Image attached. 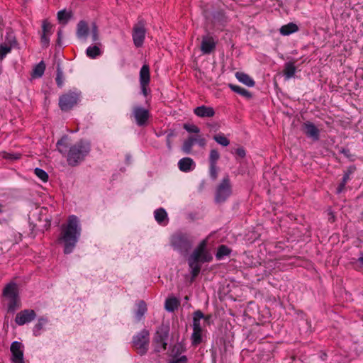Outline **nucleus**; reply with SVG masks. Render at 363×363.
I'll use <instances>...</instances> for the list:
<instances>
[{"label":"nucleus","instance_id":"nucleus-1","mask_svg":"<svg viewBox=\"0 0 363 363\" xmlns=\"http://www.w3.org/2000/svg\"><path fill=\"white\" fill-rule=\"evenodd\" d=\"M68 136L64 135L57 142V150L63 155H66L67 162L69 166L76 167L83 162L91 150L90 143L79 140L72 145L67 150Z\"/></svg>","mask_w":363,"mask_h":363},{"label":"nucleus","instance_id":"nucleus-2","mask_svg":"<svg viewBox=\"0 0 363 363\" xmlns=\"http://www.w3.org/2000/svg\"><path fill=\"white\" fill-rule=\"evenodd\" d=\"M82 228L79 218L74 215L70 216L67 224L62 225L61 233L58 238L59 242L64 245L65 254L68 255L73 252L79 240Z\"/></svg>","mask_w":363,"mask_h":363},{"label":"nucleus","instance_id":"nucleus-3","mask_svg":"<svg viewBox=\"0 0 363 363\" xmlns=\"http://www.w3.org/2000/svg\"><path fill=\"white\" fill-rule=\"evenodd\" d=\"M206 246L207 240H203L188 258V264L191 269L192 279H195L200 273L201 269L200 262H210L213 259V256L207 250Z\"/></svg>","mask_w":363,"mask_h":363},{"label":"nucleus","instance_id":"nucleus-4","mask_svg":"<svg viewBox=\"0 0 363 363\" xmlns=\"http://www.w3.org/2000/svg\"><path fill=\"white\" fill-rule=\"evenodd\" d=\"M193 238L188 233L179 232L171 238V245L182 255H186L192 247Z\"/></svg>","mask_w":363,"mask_h":363},{"label":"nucleus","instance_id":"nucleus-5","mask_svg":"<svg viewBox=\"0 0 363 363\" xmlns=\"http://www.w3.org/2000/svg\"><path fill=\"white\" fill-rule=\"evenodd\" d=\"M80 98L81 91L70 90L60 96L59 107L62 111H69L79 102Z\"/></svg>","mask_w":363,"mask_h":363},{"label":"nucleus","instance_id":"nucleus-6","mask_svg":"<svg viewBox=\"0 0 363 363\" xmlns=\"http://www.w3.org/2000/svg\"><path fill=\"white\" fill-rule=\"evenodd\" d=\"M169 333V327L167 325L162 324L157 328L152 340L156 352H160L167 349Z\"/></svg>","mask_w":363,"mask_h":363},{"label":"nucleus","instance_id":"nucleus-7","mask_svg":"<svg viewBox=\"0 0 363 363\" xmlns=\"http://www.w3.org/2000/svg\"><path fill=\"white\" fill-rule=\"evenodd\" d=\"M133 347L137 350L140 355L147 353L150 343V333L147 330L143 329L137 335L133 337Z\"/></svg>","mask_w":363,"mask_h":363},{"label":"nucleus","instance_id":"nucleus-8","mask_svg":"<svg viewBox=\"0 0 363 363\" xmlns=\"http://www.w3.org/2000/svg\"><path fill=\"white\" fill-rule=\"evenodd\" d=\"M202 14L205 19L214 26H223L228 21V18L222 9L211 11L208 5H206L202 10Z\"/></svg>","mask_w":363,"mask_h":363},{"label":"nucleus","instance_id":"nucleus-9","mask_svg":"<svg viewBox=\"0 0 363 363\" xmlns=\"http://www.w3.org/2000/svg\"><path fill=\"white\" fill-rule=\"evenodd\" d=\"M231 186L228 176L224 177L220 184L218 186L216 191L215 201L217 203H221L226 201V199L231 194Z\"/></svg>","mask_w":363,"mask_h":363},{"label":"nucleus","instance_id":"nucleus-10","mask_svg":"<svg viewBox=\"0 0 363 363\" xmlns=\"http://www.w3.org/2000/svg\"><path fill=\"white\" fill-rule=\"evenodd\" d=\"M146 22L144 19H139L133 28L132 38L135 47L140 48L143 45L146 34Z\"/></svg>","mask_w":363,"mask_h":363},{"label":"nucleus","instance_id":"nucleus-11","mask_svg":"<svg viewBox=\"0 0 363 363\" xmlns=\"http://www.w3.org/2000/svg\"><path fill=\"white\" fill-rule=\"evenodd\" d=\"M132 116L135 118L136 124L142 127L147 124L150 113L147 109L140 106H135L133 108Z\"/></svg>","mask_w":363,"mask_h":363},{"label":"nucleus","instance_id":"nucleus-12","mask_svg":"<svg viewBox=\"0 0 363 363\" xmlns=\"http://www.w3.org/2000/svg\"><path fill=\"white\" fill-rule=\"evenodd\" d=\"M301 130L308 138H311L313 141L319 140L320 130L312 122L303 123Z\"/></svg>","mask_w":363,"mask_h":363},{"label":"nucleus","instance_id":"nucleus-13","mask_svg":"<svg viewBox=\"0 0 363 363\" xmlns=\"http://www.w3.org/2000/svg\"><path fill=\"white\" fill-rule=\"evenodd\" d=\"M12 354L11 360L14 363H23V345L21 342L14 341L10 347Z\"/></svg>","mask_w":363,"mask_h":363},{"label":"nucleus","instance_id":"nucleus-14","mask_svg":"<svg viewBox=\"0 0 363 363\" xmlns=\"http://www.w3.org/2000/svg\"><path fill=\"white\" fill-rule=\"evenodd\" d=\"M195 143H197L200 147H204L206 141L204 138L200 136H189L183 143L182 150L186 154H189L191 152L192 147Z\"/></svg>","mask_w":363,"mask_h":363},{"label":"nucleus","instance_id":"nucleus-15","mask_svg":"<svg viewBox=\"0 0 363 363\" xmlns=\"http://www.w3.org/2000/svg\"><path fill=\"white\" fill-rule=\"evenodd\" d=\"M36 317V313L34 310L25 309L16 314L15 321L17 325H23L33 320Z\"/></svg>","mask_w":363,"mask_h":363},{"label":"nucleus","instance_id":"nucleus-16","mask_svg":"<svg viewBox=\"0 0 363 363\" xmlns=\"http://www.w3.org/2000/svg\"><path fill=\"white\" fill-rule=\"evenodd\" d=\"M216 48V42L212 36L204 35L202 37L201 50L203 54H210Z\"/></svg>","mask_w":363,"mask_h":363},{"label":"nucleus","instance_id":"nucleus-17","mask_svg":"<svg viewBox=\"0 0 363 363\" xmlns=\"http://www.w3.org/2000/svg\"><path fill=\"white\" fill-rule=\"evenodd\" d=\"M6 40L9 42V45L6 44L0 45V60H3L11 52L12 46L16 44V38L12 34H7Z\"/></svg>","mask_w":363,"mask_h":363},{"label":"nucleus","instance_id":"nucleus-18","mask_svg":"<svg viewBox=\"0 0 363 363\" xmlns=\"http://www.w3.org/2000/svg\"><path fill=\"white\" fill-rule=\"evenodd\" d=\"M89 33L88 23L85 21H80L77 25V37L82 40L85 41Z\"/></svg>","mask_w":363,"mask_h":363},{"label":"nucleus","instance_id":"nucleus-19","mask_svg":"<svg viewBox=\"0 0 363 363\" xmlns=\"http://www.w3.org/2000/svg\"><path fill=\"white\" fill-rule=\"evenodd\" d=\"M52 26L47 20H44L42 24L43 33L40 37L41 43L44 47H47L50 43L48 35L51 33Z\"/></svg>","mask_w":363,"mask_h":363},{"label":"nucleus","instance_id":"nucleus-20","mask_svg":"<svg viewBox=\"0 0 363 363\" xmlns=\"http://www.w3.org/2000/svg\"><path fill=\"white\" fill-rule=\"evenodd\" d=\"M194 113L201 118H210L215 115V111L212 107L204 105L196 107Z\"/></svg>","mask_w":363,"mask_h":363},{"label":"nucleus","instance_id":"nucleus-21","mask_svg":"<svg viewBox=\"0 0 363 363\" xmlns=\"http://www.w3.org/2000/svg\"><path fill=\"white\" fill-rule=\"evenodd\" d=\"M210 318L211 315H205L200 310L196 311L193 313V329L202 330L201 320L204 319L206 322H208Z\"/></svg>","mask_w":363,"mask_h":363},{"label":"nucleus","instance_id":"nucleus-22","mask_svg":"<svg viewBox=\"0 0 363 363\" xmlns=\"http://www.w3.org/2000/svg\"><path fill=\"white\" fill-rule=\"evenodd\" d=\"M178 167L180 171L183 172H188L194 168L195 163L191 158L184 157L179 160L178 162Z\"/></svg>","mask_w":363,"mask_h":363},{"label":"nucleus","instance_id":"nucleus-23","mask_svg":"<svg viewBox=\"0 0 363 363\" xmlns=\"http://www.w3.org/2000/svg\"><path fill=\"white\" fill-rule=\"evenodd\" d=\"M49 323V320L47 317H40L38 320V323L34 325L33 328V335L35 337L39 336L41 334V331L45 329V325Z\"/></svg>","mask_w":363,"mask_h":363},{"label":"nucleus","instance_id":"nucleus-24","mask_svg":"<svg viewBox=\"0 0 363 363\" xmlns=\"http://www.w3.org/2000/svg\"><path fill=\"white\" fill-rule=\"evenodd\" d=\"M4 296L9 297L10 299L18 298V289L15 283H10L6 286L3 291Z\"/></svg>","mask_w":363,"mask_h":363},{"label":"nucleus","instance_id":"nucleus-25","mask_svg":"<svg viewBox=\"0 0 363 363\" xmlns=\"http://www.w3.org/2000/svg\"><path fill=\"white\" fill-rule=\"evenodd\" d=\"M150 80V67L147 65H144L140 71V84H149Z\"/></svg>","mask_w":363,"mask_h":363},{"label":"nucleus","instance_id":"nucleus-26","mask_svg":"<svg viewBox=\"0 0 363 363\" xmlns=\"http://www.w3.org/2000/svg\"><path fill=\"white\" fill-rule=\"evenodd\" d=\"M235 77L240 82L249 87H252L255 86V81L248 74L244 72H238L235 74Z\"/></svg>","mask_w":363,"mask_h":363},{"label":"nucleus","instance_id":"nucleus-27","mask_svg":"<svg viewBox=\"0 0 363 363\" xmlns=\"http://www.w3.org/2000/svg\"><path fill=\"white\" fill-rule=\"evenodd\" d=\"M298 30V26L294 23H289L286 25L282 26L279 32L282 35H289Z\"/></svg>","mask_w":363,"mask_h":363},{"label":"nucleus","instance_id":"nucleus-28","mask_svg":"<svg viewBox=\"0 0 363 363\" xmlns=\"http://www.w3.org/2000/svg\"><path fill=\"white\" fill-rule=\"evenodd\" d=\"M296 68L293 62H288L285 63L284 69V75L285 77V79L289 80V79L294 77L296 73Z\"/></svg>","mask_w":363,"mask_h":363},{"label":"nucleus","instance_id":"nucleus-29","mask_svg":"<svg viewBox=\"0 0 363 363\" xmlns=\"http://www.w3.org/2000/svg\"><path fill=\"white\" fill-rule=\"evenodd\" d=\"M229 87L234 92H235L247 99H251L252 97V94H251V92H250L248 90H247L245 88H242L238 85L229 84Z\"/></svg>","mask_w":363,"mask_h":363},{"label":"nucleus","instance_id":"nucleus-30","mask_svg":"<svg viewBox=\"0 0 363 363\" xmlns=\"http://www.w3.org/2000/svg\"><path fill=\"white\" fill-rule=\"evenodd\" d=\"M154 216L156 221L160 225L163 224L165 220H168L167 213L163 208L156 209Z\"/></svg>","mask_w":363,"mask_h":363},{"label":"nucleus","instance_id":"nucleus-31","mask_svg":"<svg viewBox=\"0 0 363 363\" xmlns=\"http://www.w3.org/2000/svg\"><path fill=\"white\" fill-rule=\"evenodd\" d=\"M137 307L138 308L135 311V315L136 320L138 321H140L145 315V313L147 312V305L144 301L141 300L137 303Z\"/></svg>","mask_w":363,"mask_h":363},{"label":"nucleus","instance_id":"nucleus-32","mask_svg":"<svg viewBox=\"0 0 363 363\" xmlns=\"http://www.w3.org/2000/svg\"><path fill=\"white\" fill-rule=\"evenodd\" d=\"M179 306V301L175 298H169L165 301V309L169 312H174Z\"/></svg>","mask_w":363,"mask_h":363},{"label":"nucleus","instance_id":"nucleus-33","mask_svg":"<svg viewBox=\"0 0 363 363\" xmlns=\"http://www.w3.org/2000/svg\"><path fill=\"white\" fill-rule=\"evenodd\" d=\"M99 44H96L93 46H89L86 50V55L91 59H95L101 55V51L99 47Z\"/></svg>","mask_w":363,"mask_h":363},{"label":"nucleus","instance_id":"nucleus-34","mask_svg":"<svg viewBox=\"0 0 363 363\" xmlns=\"http://www.w3.org/2000/svg\"><path fill=\"white\" fill-rule=\"evenodd\" d=\"M72 13L71 11L67 12L65 9L57 12V20L60 23L66 25L71 18Z\"/></svg>","mask_w":363,"mask_h":363},{"label":"nucleus","instance_id":"nucleus-35","mask_svg":"<svg viewBox=\"0 0 363 363\" xmlns=\"http://www.w3.org/2000/svg\"><path fill=\"white\" fill-rule=\"evenodd\" d=\"M45 69V64L43 61L40 62L38 65H36L33 69L32 76L34 78L41 77Z\"/></svg>","mask_w":363,"mask_h":363},{"label":"nucleus","instance_id":"nucleus-36","mask_svg":"<svg viewBox=\"0 0 363 363\" xmlns=\"http://www.w3.org/2000/svg\"><path fill=\"white\" fill-rule=\"evenodd\" d=\"M231 250L226 245H222L218 247V251L216 254V258L217 260L222 259L225 256L230 255Z\"/></svg>","mask_w":363,"mask_h":363},{"label":"nucleus","instance_id":"nucleus-37","mask_svg":"<svg viewBox=\"0 0 363 363\" xmlns=\"http://www.w3.org/2000/svg\"><path fill=\"white\" fill-rule=\"evenodd\" d=\"M202 330L193 329L191 340L193 345H198L202 342Z\"/></svg>","mask_w":363,"mask_h":363},{"label":"nucleus","instance_id":"nucleus-38","mask_svg":"<svg viewBox=\"0 0 363 363\" xmlns=\"http://www.w3.org/2000/svg\"><path fill=\"white\" fill-rule=\"evenodd\" d=\"M91 35L92 41L95 44H100L99 41V33L98 26L96 23H92L91 26Z\"/></svg>","mask_w":363,"mask_h":363},{"label":"nucleus","instance_id":"nucleus-39","mask_svg":"<svg viewBox=\"0 0 363 363\" xmlns=\"http://www.w3.org/2000/svg\"><path fill=\"white\" fill-rule=\"evenodd\" d=\"M220 158V154L217 150L213 149L210 151L208 162L209 165H216L218 160Z\"/></svg>","mask_w":363,"mask_h":363},{"label":"nucleus","instance_id":"nucleus-40","mask_svg":"<svg viewBox=\"0 0 363 363\" xmlns=\"http://www.w3.org/2000/svg\"><path fill=\"white\" fill-rule=\"evenodd\" d=\"M213 140L220 145L226 147L230 144V140L223 134H217L213 136Z\"/></svg>","mask_w":363,"mask_h":363},{"label":"nucleus","instance_id":"nucleus-41","mask_svg":"<svg viewBox=\"0 0 363 363\" xmlns=\"http://www.w3.org/2000/svg\"><path fill=\"white\" fill-rule=\"evenodd\" d=\"M184 351V346L180 342L177 343L172 350V356L173 357H178Z\"/></svg>","mask_w":363,"mask_h":363},{"label":"nucleus","instance_id":"nucleus-42","mask_svg":"<svg viewBox=\"0 0 363 363\" xmlns=\"http://www.w3.org/2000/svg\"><path fill=\"white\" fill-rule=\"evenodd\" d=\"M56 78L55 81L57 83V85L58 87H62L63 86V81H64V76H63V72L60 66V65L57 67V71H56Z\"/></svg>","mask_w":363,"mask_h":363},{"label":"nucleus","instance_id":"nucleus-43","mask_svg":"<svg viewBox=\"0 0 363 363\" xmlns=\"http://www.w3.org/2000/svg\"><path fill=\"white\" fill-rule=\"evenodd\" d=\"M355 170H356V167L354 165H351V166L348 167L344 173V175H343V177H342L341 182L347 184V182L350 180V175L352 174H353Z\"/></svg>","mask_w":363,"mask_h":363},{"label":"nucleus","instance_id":"nucleus-44","mask_svg":"<svg viewBox=\"0 0 363 363\" xmlns=\"http://www.w3.org/2000/svg\"><path fill=\"white\" fill-rule=\"evenodd\" d=\"M34 172H35V175L40 179H41L43 182H45L48 180V174L45 170H43L40 168L36 167L34 169Z\"/></svg>","mask_w":363,"mask_h":363},{"label":"nucleus","instance_id":"nucleus-45","mask_svg":"<svg viewBox=\"0 0 363 363\" xmlns=\"http://www.w3.org/2000/svg\"><path fill=\"white\" fill-rule=\"evenodd\" d=\"M184 128L189 133H199L200 132V129L195 125L186 123L184 125Z\"/></svg>","mask_w":363,"mask_h":363},{"label":"nucleus","instance_id":"nucleus-46","mask_svg":"<svg viewBox=\"0 0 363 363\" xmlns=\"http://www.w3.org/2000/svg\"><path fill=\"white\" fill-rule=\"evenodd\" d=\"M176 135H177V134H176V133H175V131L174 130H170L167 133V139H166V143H167V146L169 150L172 149L171 138L175 137Z\"/></svg>","mask_w":363,"mask_h":363},{"label":"nucleus","instance_id":"nucleus-47","mask_svg":"<svg viewBox=\"0 0 363 363\" xmlns=\"http://www.w3.org/2000/svg\"><path fill=\"white\" fill-rule=\"evenodd\" d=\"M18 298H11L9 300V305H8V311L9 312H14L16 307L18 306L17 305V303H18V300H17Z\"/></svg>","mask_w":363,"mask_h":363},{"label":"nucleus","instance_id":"nucleus-48","mask_svg":"<svg viewBox=\"0 0 363 363\" xmlns=\"http://www.w3.org/2000/svg\"><path fill=\"white\" fill-rule=\"evenodd\" d=\"M209 175L213 180H216L218 177L217 165H209Z\"/></svg>","mask_w":363,"mask_h":363},{"label":"nucleus","instance_id":"nucleus-49","mask_svg":"<svg viewBox=\"0 0 363 363\" xmlns=\"http://www.w3.org/2000/svg\"><path fill=\"white\" fill-rule=\"evenodd\" d=\"M188 359L186 356L183 355L179 357H173L172 360L169 362V363H187Z\"/></svg>","mask_w":363,"mask_h":363},{"label":"nucleus","instance_id":"nucleus-50","mask_svg":"<svg viewBox=\"0 0 363 363\" xmlns=\"http://www.w3.org/2000/svg\"><path fill=\"white\" fill-rule=\"evenodd\" d=\"M4 157L10 160H16L21 157V154L5 153Z\"/></svg>","mask_w":363,"mask_h":363},{"label":"nucleus","instance_id":"nucleus-51","mask_svg":"<svg viewBox=\"0 0 363 363\" xmlns=\"http://www.w3.org/2000/svg\"><path fill=\"white\" fill-rule=\"evenodd\" d=\"M340 152L341 154H343L347 158H348L350 160H352L353 155L351 154V152H350L349 149L342 147L340 150Z\"/></svg>","mask_w":363,"mask_h":363},{"label":"nucleus","instance_id":"nucleus-52","mask_svg":"<svg viewBox=\"0 0 363 363\" xmlns=\"http://www.w3.org/2000/svg\"><path fill=\"white\" fill-rule=\"evenodd\" d=\"M235 154L240 157V158H243L245 157L246 153L245 150L243 147H238L235 150Z\"/></svg>","mask_w":363,"mask_h":363},{"label":"nucleus","instance_id":"nucleus-53","mask_svg":"<svg viewBox=\"0 0 363 363\" xmlns=\"http://www.w3.org/2000/svg\"><path fill=\"white\" fill-rule=\"evenodd\" d=\"M140 84V88H141L142 94L145 96H146L148 94L149 91H150V90L147 89V86L149 84Z\"/></svg>","mask_w":363,"mask_h":363},{"label":"nucleus","instance_id":"nucleus-54","mask_svg":"<svg viewBox=\"0 0 363 363\" xmlns=\"http://www.w3.org/2000/svg\"><path fill=\"white\" fill-rule=\"evenodd\" d=\"M207 125L208 126L211 130L213 131H217L220 128L219 125L217 123H208Z\"/></svg>","mask_w":363,"mask_h":363},{"label":"nucleus","instance_id":"nucleus-55","mask_svg":"<svg viewBox=\"0 0 363 363\" xmlns=\"http://www.w3.org/2000/svg\"><path fill=\"white\" fill-rule=\"evenodd\" d=\"M62 38V30L60 29L57 31V43L59 46H61Z\"/></svg>","mask_w":363,"mask_h":363},{"label":"nucleus","instance_id":"nucleus-56","mask_svg":"<svg viewBox=\"0 0 363 363\" xmlns=\"http://www.w3.org/2000/svg\"><path fill=\"white\" fill-rule=\"evenodd\" d=\"M345 185L346 183H343L342 182H341L337 188V193H341L344 190Z\"/></svg>","mask_w":363,"mask_h":363},{"label":"nucleus","instance_id":"nucleus-57","mask_svg":"<svg viewBox=\"0 0 363 363\" xmlns=\"http://www.w3.org/2000/svg\"><path fill=\"white\" fill-rule=\"evenodd\" d=\"M357 262L363 266V254L358 258Z\"/></svg>","mask_w":363,"mask_h":363},{"label":"nucleus","instance_id":"nucleus-58","mask_svg":"<svg viewBox=\"0 0 363 363\" xmlns=\"http://www.w3.org/2000/svg\"><path fill=\"white\" fill-rule=\"evenodd\" d=\"M2 207H3L2 204L0 203V213L3 212Z\"/></svg>","mask_w":363,"mask_h":363},{"label":"nucleus","instance_id":"nucleus-59","mask_svg":"<svg viewBox=\"0 0 363 363\" xmlns=\"http://www.w3.org/2000/svg\"><path fill=\"white\" fill-rule=\"evenodd\" d=\"M162 134H163V133H162V132H161L160 133H157V135L158 137H160V136L162 135Z\"/></svg>","mask_w":363,"mask_h":363},{"label":"nucleus","instance_id":"nucleus-60","mask_svg":"<svg viewBox=\"0 0 363 363\" xmlns=\"http://www.w3.org/2000/svg\"><path fill=\"white\" fill-rule=\"evenodd\" d=\"M185 300H189L188 296H186V297H185Z\"/></svg>","mask_w":363,"mask_h":363}]
</instances>
